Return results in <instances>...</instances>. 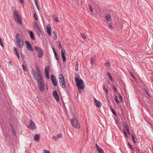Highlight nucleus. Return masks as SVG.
<instances>
[{"label":"nucleus","instance_id":"1","mask_svg":"<svg viewBox=\"0 0 153 153\" xmlns=\"http://www.w3.org/2000/svg\"><path fill=\"white\" fill-rule=\"evenodd\" d=\"M75 81L78 89L79 92L80 93V90H82L85 87L84 82L82 79H80L78 77H76L75 78Z\"/></svg>","mask_w":153,"mask_h":153},{"label":"nucleus","instance_id":"2","mask_svg":"<svg viewBox=\"0 0 153 153\" xmlns=\"http://www.w3.org/2000/svg\"><path fill=\"white\" fill-rule=\"evenodd\" d=\"M13 15L14 19L15 20L17 21L20 25H21L22 21L18 11L16 10H15L13 12Z\"/></svg>","mask_w":153,"mask_h":153},{"label":"nucleus","instance_id":"3","mask_svg":"<svg viewBox=\"0 0 153 153\" xmlns=\"http://www.w3.org/2000/svg\"><path fill=\"white\" fill-rule=\"evenodd\" d=\"M71 124L72 126L76 128L79 129L80 125L78 120L75 118H73L71 120Z\"/></svg>","mask_w":153,"mask_h":153},{"label":"nucleus","instance_id":"4","mask_svg":"<svg viewBox=\"0 0 153 153\" xmlns=\"http://www.w3.org/2000/svg\"><path fill=\"white\" fill-rule=\"evenodd\" d=\"M59 83L62 88H65L66 83L64 78L62 74H59Z\"/></svg>","mask_w":153,"mask_h":153},{"label":"nucleus","instance_id":"5","mask_svg":"<svg viewBox=\"0 0 153 153\" xmlns=\"http://www.w3.org/2000/svg\"><path fill=\"white\" fill-rule=\"evenodd\" d=\"M34 48L36 51L37 52L38 57L39 58H41L43 56L44 53L42 49L39 48L38 47L36 46H35Z\"/></svg>","mask_w":153,"mask_h":153},{"label":"nucleus","instance_id":"6","mask_svg":"<svg viewBox=\"0 0 153 153\" xmlns=\"http://www.w3.org/2000/svg\"><path fill=\"white\" fill-rule=\"evenodd\" d=\"M50 68L49 66H47L45 67L44 68V73L45 74V77L47 80L49 79V70Z\"/></svg>","mask_w":153,"mask_h":153},{"label":"nucleus","instance_id":"7","mask_svg":"<svg viewBox=\"0 0 153 153\" xmlns=\"http://www.w3.org/2000/svg\"><path fill=\"white\" fill-rule=\"evenodd\" d=\"M51 79L53 84L54 86L57 85V81L56 80V77L54 75H51Z\"/></svg>","mask_w":153,"mask_h":153},{"label":"nucleus","instance_id":"8","mask_svg":"<svg viewBox=\"0 0 153 153\" xmlns=\"http://www.w3.org/2000/svg\"><path fill=\"white\" fill-rule=\"evenodd\" d=\"M38 88L40 91L42 92L45 89L44 82H40L38 83Z\"/></svg>","mask_w":153,"mask_h":153},{"label":"nucleus","instance_id":"9","mask_svg":"<svg viewBox=\"0 0 153 153\" xmlns=\"http://www.w3.org/2000/svg\"><path fill=\"white\" fill-rule=\"evenodd\" d=\"M25 42L26 44L27 48L29 50L31 51H33L34 50L33 49L30 43L28 41H25Z\"/></svg>","mask_w":153,"mask_h":153},{"label":"nucleus","instance_id":"10","mask_svg":"<svg viewBox=\"0 0 153 153\" xmlns=\"http://www.w3.org/2000/svg\"><path fill=\"white\" fill-rule=\"evenodd\" d=\"M18 40L16 41V44L18 47L21 48H22L24 45V42L23 40H21V39H18Z\"/></svg>","mask_w":153,"mask_h":153},{"label":"nucleus","instance_id":"11","mask_svg":"<svg viewBox=\"0 0 153 153\" xmlns=\"http://www.w3.org/2000/svg\"><path fill=\"white\" fill-rule=\"evenodd\" d=\"M29 123L30 124L29 126L28 127L29 128L32 129H33L36 128V126L35 125V123L31 120H30Z\"/></svg>","mask_w":153,"mask_h":153},{"label":"nucleus","instance_id":"12","mask_svg":"<svg viewBox=\"0 0 153 153\" xmlns=\"http://www.w3.org/2000/svg\"><path fill=\"white\" fill-rule=\"evenodd\" d=\"M61 55L63 62L66 61V59L65 56L66 52L65 50L64 49H62L61 51Z\"/></svg>","mask_w":153,"mask_h":153},{"label":"nucleus","instance_id":"13","mask_svg":"<svg viewBox=\"0 0 153 153\" xmlns=\"http://www.w3.org/2000/svg\"><path fill=\"white\" fill-rule=\"evenodd\" d=\"M53 95L56 101L58 102L59 101V97L58 94L56 90L54 91L53 92Z\"/></svg>","mask_w":153,"mask_h":153},{"label":"nucleus","instance_id":"14","mask_svg":"<svg viewBox=\"0 0 153 153\" xmlns=\"http://www.w3.org/2000/svg\"><path fill=\"white\" fill-rule=\"evenodd\" d=\"M36 79L37 80L38 83L44 82L42 76L40 73L38 74V76L37 77H36Z\"/></svg>","mask_w":153,"mask_h":153},{"label":"nucleus","instance_id":"15","mask_svg":"<svg viewBox=\"0 0 153 153\" xmlns=\"http://www.w3.org/2000/svg\"><path fill=\"white\" fill-rule=\"evenodd\" d=\"M94 99L96 106L98 108L100 107L101 105V102L97 100L95 98H94Z\"/></svg>","mask_w":153,"mask_h":153},{"label":"nucleus","instance_id":"16","mask_svg":"<svg viewBox=\"0 0 153 153\" xmlns=\"http://www.w3.org/2000/svg\"><path fill=\"white\" fill-rule=\"evenodd\" d=\"M95 147L98 151V153H104L102 149L97 144H96Z\"/></svg>","mask_w":153,"mask_h":153},{"label":"nucleus","instance_id":"17","mask_svg":"<svg viewBox=\"0 0 153 153\" xmlns=\"http://www.w3.org/2000/svg\"><path fill=\"white\" fill-rule=\"evenodd\" d=\"M62 137V134L61 133L60 134H58L56 136H53L52 137V139L55 140H57L59 138H61Z\"/></svg>","mask_w":153,"mask_h":153},{"label":"nucleus","instance_id":"18","mask_svg":"<svg viewBox=\"0 0 153 153\" xmlns=\"http://www.w3.org/2000/svg\"><path fill=\"white\" fill-rule=\"evenodd\" d=\"M47 32L49 36L51 35V28L50 25L48 24L47 25Z\"/></svg>","mask_w":153,"mask_h":153},{"label":"nucleus","instance_id":"19","mask_svg":"<svg viewBox=\"0 0 153 153\" xmlns=\"http://www.w3.org/2000/svg\"><path fill=\"white\" fill-rule=\"evenodd\" d=\"M40 137L39 134H35L34 137V140L35 141L39 142L40 140Z\"/></svg>","mask_w":153,"mask_h":153},{"label":"nucleus","instance_id":"20","mask_svg":"<svg viewBox=\"0 0 153 153\" xmlns=\"http://www.w3.org/2000/svg\"><path fill=\"white\" fill-rule=\"evenodd\" d=\"M34 29L36 30L37 34L39 36H40V33L42 34V31L41 30L39 26L38 27L35 28Z\"/></svg>","mask_w":153,"mask_h":153},{"label":"nucleus","instance_id":"21","mask_svg":"<svg viewBox=\"0 0 153 153\" xmlns=\"http://www.w3.org/2000/svg\"><path fill=\"white\" fill-rule=\"evenodd\" d=\"M29 33L30 36V38L31 39L34 40L35 39L34 36L33 34V32L32 31H30Z\"/></svg>","mask_w":153,"mask_h":153},{"label":"nucleus","instance_id":"22","mask_svg":"<svg viewBox=\"0 0 153 153\" xmlns=\"http://www.w3.org/2000/svg\"><path fill=\"white\" fill-rule=\"evenodd\" d=\"M32 74H33V76L34 78L35 79H36V74H38V73H36L35 72V70L33 68H32Z\"/></svg>","mask_w":153,"mask_h":153},{"label":"nucleus","instance_id":"23","mask_svg":"<svg viewBox=\"0 0 153 153\" xmlns=\"http://www.w3.org/2000/svg\"><path fill=\"white\" fill-rule=\"evenodd\" d=\"M53 38L55 40H56L57 38V33L55 31H53L52 32Z\"/></svg>","mask_w":153,"mask_h":153},{"label":"nucleus","instance_id":"24","mask_svg":"<svg viewBox=\"0 0 153 153\" xmlns=\"http://www.w3.org/2000/svg\"><path fill=\"white\" fill-rule=\"evenodd\" d=\"M35 70L39 74L40 73V70L37 64L35 65Z\"/></svg>","mask_w":153,"mask_h":153},{"label":"nucleus","instance_id":"25","mask_svg":"<svg viewBox=\"0 0 153 153\" xmlns=\"http://www.w3.org/2000/svg\"><path fill=\"white\" fill-rule=\"evenodd\" d=\"M11 129L12 130V131L13 132V134L14 135H16V132L15 131L14 127V126H13V125H11Z\"/></svg>","mask_w":153,"mask_h":153},{"label":"nucleus","instance_id":"26","mask_svg":"<svg viewBox=\"0 0 153 153\" xmlns=\"http://www.w3.org/2000/svg\"><path fill=\"white\" fill-rule=\"evenodd\" d=\"M52 17L53 18L54 20L56 22H58L59 21L57 17H56L55 15H53L52 16Z\"/></svg>","mask_w":153,"mask_h":153},{"label":"nucleus","instance_id":"27","mask_svg":"<svg viewBox=\"0 0 153 153\" xmlns=\"http://www.w3.org/2000/svg\"><path fill=\"white\" fill-rule=\"evenodd\" d=\"M33 26L35 28L38 27L39 26L38 25L36 22H34L33 24Z\"/></svg>","mask_w":153,"mask_h":153},{"label":"nucleus","instance_id":"28","mask_svg":"<svg viewBox=\"0 0 153 153\" xmlns=\"http://www.w3.org/2000/svg\"><path fill=\"white\" fill-rule=\"evenodd\" d=\"M114 100H115V101L117 103H120V101H119L118 100V99H117V96L116 95H114Z\"/></svg>","mask_w":153,"mask_h":153},{"label":"nucleus","instance_id":"29","mask_svg":"<svg viewBox=\"0 0 153 153\" xmlns=\"http://www.w3.org/2000/svg\"><path fill=\"white\" fill-rule=\"evenodd\" d=\"M54 56L55 58H56V60L58 61V62H59V57H58L57 54V53H55Z\"/></svg>","mask_w":153,"mask_h":153},{"label":"nucleus","instance_id":"30","mask_svg":"<svg viewBox=\"0 0 153 153\" xmlns=\"http://www.w3.org/2000/svg\"><path fill=\"white\" fill-rule=\"evenodd\" d=\"M34 17L36 21H37L38 20V18L37 16L35 11L34 12Z\"/></svg>","mask_w":153,"mask_h":153},{"label":"nucleus","instance_id":"31","mask_svg":"<svg viewBox=\"0 0 153 153\" xmlns=\"http://www.w3.org/2000/svg\"><path fill=\"white\" fill-rule=\"evenodd\" d=\"M110 108H111V112L113 113V114L114 115H115V116H117V114L114 111V110L113 109V108H112L111 106Z\"/></svg>","mask_w":153,"mask_h":153},{"label":"nucleus","instance_id":"32","mask_svg":"<svg viewBox=\"0 0 153 153\" xmlns=\"http://www.w3.org/2000/svg\"><path fill=\"white\" fill-rule=\"evenodd\" d=\"M107 75L108 76V77L109 78L110 80L111 81H112L113 79L112 76L111 75V74L109 72H108L107 73Z\"/></svg>","mask_w":153,"mask_h":153},{"label":"nucleus","instance_id":"33","mask_svg":"<svg viewBox=\"0 0 153 153\" xmlns=\"http://www.w3.org/2000/svg\"><path fill=\"white\" fill-rule=\"evenodd\" d=\"M123 123H124V125L125 126V128L127 130L129 129V127L128 125H127V123L126 122L123 121Z\"/></svg>","mask_w":153,"mask_h":153},{"label":"nucleus","instance_id":"34","mask_svg":"<svg viewBox=\"0 0 153 153\" xmlns=\"http://www.w3.org/2000/svg\"><path fill=\"white\" fill-rule=\"evenodd\" d=\"M111 15L109 14H108L106 16H105V18L107 21H109L110 19L111 18Z\"/></svg>","mask_w":153,"mask_h":153},{"label":"nucleus","instance_id":"35","mask_svg":"<svg viewBox=\"0 0 153 153\" xmlns=\"http://www.w3.org/2000/svg\"><path fill=\"white\" fill-rule=\"evenodd\" d=\"M105 65L107 67H110V63L108 62V61H106V62L105 63Z\"/></svg>","mask_w":153,"mask_h":153},{"label":"nucleus","instance_id":"36","mask_svg":"<svg viewBox=\"0 0 153 153\" xmlns=\"http://www.w3.org/2000/svg\"><path fill=\"white\" fill-rule=\"evenodd\" d=\"M131 137L134 143L135 144L136 143V141L135 140V137L133 134H131Z\"/></svg>","mask_w":153,"mask_h":153},{"label":"nucleus","instance_id":"37","mask_svg":"<svg viewBox=\"0 0 153 153\" xmlns=\"http://www.w3.org/2000/svg\"><path fill=\"white\" fill-rule=\"evenodd\" d=\"M76 63V67L75 68V70L76 71H78V63L77 61L75 62Z\"/></svg>","mask_w":153,"mask_h":153},{"label":"nucleus","instance_id":"38","mask_svg":"<svg viewBox=\"0 0 153 153\" xmlns=\"http://www.w3.org/2000/svg\"><path fill=\"white\" fill-rule=\"evenodd\" d=\"M129 74H130L131 77L132 78L134 79H135V77L134 76V75L133 74L132 72L131 71H130L129 72Z\"/></svg>","mask_w":153,"mask_h":153},{"label":"nucleus","instance_id":"39","mask_svg":"<svg viewBox=\"0 0 153 153\" xmlns=\"http://www.w3.org/2000/svg\"><path fill=\"white\" fill-rule=\"evenodd\" d=\"M22 67L24 71H26L27 70V67H26L24 65H22Z\"/></svg>","mask_w":153,"mask_h":153},{"label":"nucleus","instance_id":"40","mask_svg":"<svg viewBox=\"0 0 153 153\" xmlns=\"http://www.w3.org/2000/svg\"><path fill=\"white\" fill-rule=\"evenodd\" d=\"M19 33H17L16 35V37H15V38H16V41L17 40H18V39H20L19 38Z\"/></svg>","mask_w":153,"mask_h":153},{"label":"nucleus","instance_id":"41","mask_svg":"<svg viewBox=\"0 0 153 153\" xmlns=\"http://www.w3.org/2000/svg\"><path fill=\"white\" fill-rule=\"evenodd\" d=\"M81 35L82 38L84 39H85L86 38V36L85 34L83 33H81Z\"/></svg>","mask_w":153,"mask_h":153},{"label":"nucleus","instance_id":"42","mask_svg":"<svg viewBox=\"0 0 153 153\" xmlns=\"http://www.w3.org/2000/svg\"><path fill=\"white\" fill-rule=\"evenodd\" d=\"M89 10L91 11V12H93V9L92 8V7L90 4H89Z\"/></svg>","mask_w":153,"mask_h":153},{"label":"nucleus","instance_id":"43","mask_svg":"<svg viewBox=\"0 0 153 153\" xmlns=\"http://www.w3.org/2000/svg\"><path fill=\"white\" fill-rule=\"evenodd\" d=\"M14 51L15 52V54L16 55L17 54H19L16 48L15 47H14Z\"/></svg>","mask_w":153,"mask_h":153},{"label":"nucleus","instance_id":"44","mask_svg":"<svg viewBox=\"0 0 153 153\" xmlns=\"http://www.w3.org/2000/svg\"><path fill=\"white\" fill-rule=\"evenodd\" d=\"M127 145L131 149V150H133V149L130 143H127Z\"/></svg>","mask_w":153,"mask_h":153},{"label":"nucleus","instance_id":"45","mask_svg":"<svg viewBox=\"0 0 153 153\" xmlns=\"http://www.w3.org/2000/svg\"><path fill=\"white\" fill-rule=\"evenodd\" d=\"M95 61L94 58H91V64L92 65L93 64V63L95 62Z\"/></svg>","mask_w":153,"mask_h":153},{"label":"nucleus","instance_id":"46","mask_svg":"<svg viewBox=\"0 0 153 153\" xmlns=\"http://www.w3.org/2000/svg\"><path fill=\"white\" fill-rule=\"evenodd\" d=\"M119 97L120 99L121 102H123V98H122V96L120 95V94H119Z\"/></svg>","mask_w":153,"mask_h":153},{"label":"nucleus","instance_id":"47","mask_svg":"<svg viewBox=\"0 0 153 153\" xmlns=\"http://www.w3.org/2000/svg\"><path fill=\"white\" fill-rule=\"evenodd\" d=\"M59 44L58 45V48L59 49H60V48H62V46L60 44V42H59Z\"/></svg>","mask_w":153,"mask_h":153},{"label":"nucleus","instance_id":"48","mask_svg":"<svg viewBox=\"0 0 153 153\" xmlns=\"http://www.w3.org/2000/svg\"><path fill=\"white\" fill-rule=\"evenodd\" d=\"M145 93L146 94V95L149 97V98L151 97V96L149 95V94L148 92V91H147Z\"/></svg>","mask_w":153,"mask_h":153},{"label":"nucleus","instance_id":"49","mask_svg":"<svg viewBox=\"0 0 153 153\" xmlns=\"http://www.w3.org/2000/svg\"><path fill=\"white\" fill-rule=\"evenodd\" d=\"M43 151L44 152L43 153H50V152L48 150H46L45 149L43 150Z\"/></svg>","mask_w":153,"mask_h":153},{"label":"nucleus","instance_id":"50","mask_svg":"<svg viewBox=\"0 0 153 153\" xmlns=\"http://www.w3.org/2000/svg\"><path fill=\"white\" fill-rule=\"evenodd\" d=\"M21 55L22 59L24 60V59L25 58L24 55L22 53H21Z\"/></svg>","mask_w":153,"mask_h":153},{"label":"nucleus","instance_id":"51","mask_svg":"<svg viewBox=\"0 0 153 153\" xmlns=\"http://www.w3.org/2000/svg\"><path fill=\"white\" fill-rule=\"evenodd\" d=\"M109 27L111 29H112L113 28L112 25L111 23H109Z\"/></svg>","mask_w":153,"mask_h":153},{"label":"nucleus","instance_id":"52","mask_svg":"<svg viewBox=\"0 0 153 153\" xmlns=\"http://www.w3.org/2000/svg\"><path fill=\"white\" fill-rule=\"evenodd\" d=\"M112 87L114 89V91L115 92H116L117 91V90L116 89V88L115 87V86L114 85H113V86H112Z\"/></svg>","mask_w":153,"mask_h":153},{"label":"nucleus","instance_id":"53","mask_svg":"<svg viewBox=\"0 0 153 153\" xmlns=\"http://www.w3.org/2000/svg\"><path fill=\"white\" fill-rule=\"evenodd\" d=\"M123 132L126 137H127V135L126 132L125 131H123Z\"/></svg>","mask_w":153,"mask_h":153},{"label":"nucleus","instance_id":"54","mask_svg":"<svg viewBox=\"0 0 153 153\" xmlns=\"http://www.w3.org/2000/svg\"><path fill=\"white\" fill-rule=\"evenodd\" d=\"M21 4H23L24 3V0H19Z\"/></svg>","mask_w":153,"mask_h":153},{"label":"nucleus","instance_id":"55","mask_svg":"<svg viewBox=\"0 0 153 153\" xmlns=\"http://www.w3.org/2000/svg\"><path fill=\"white\" fill-rule=\"evenodd\" d=\"M36 4V7H37V10L39 11L40 10H39V7H38V6L37 3L36 4Z\"/></svg>","mask_w":153,"mask_h":153},{"label":"nucleus","instance_id":"56","mask_svg":"<svg viewBox=\"0 0 153 153\" xmlns=\"http://www.w3.org/2000/svg\"><path fill=\"white\" fill-rule=\"evenodd\" d=\"M143 91H144L145 92H146V91H148V90L147 89V88H143Z\"/></svg>","mask_w":153,"mask_h":153},{"label":"nucleus","instance_id":"57","mask_svg":"<svg viewBox=\"0 0 153 153\" xmlns=\"http://www.w3.org/2000/svg\"><path fill=\"white\" fill-rule=\"evenodd\" d=\"M52 49H53V53H54V54H55V53H56V51H55V49H54V48H52Z\"/></svg>","mask_w":153,"mask_h":153},{"label":"nucleus","instance_id":"58","mask_svg":"<svg viewBox=\"0 0 153 153\" xmlns=\"http://www.w3.org/2000/svg\"><path fill=\"white\" fill-rule=\"evenodd\" d=\"M105 91L106 92V94H108V89H105Z\"/></svg>","mask_w":153,"mask_h":153},{"label":"nucleus","instance_id":"59","mask_svg":"<svg viewBox=\"0 0 153 153\" xmlns=\"http://www.w3.org/2000/svg\"><path fill=\"white\" fill-rule=\"evenodd\" d=\"M103 89L104 90H105V89H106V88H105V84H104L103 85Z\"/></svg>","mask_w":153,"mask_h":153},{"label":"nucleus","instance_id":"60","mask_svg":"<svg viewBox=\"0 0 153 153\" xmlns=\"http://www.w3.org/2000/svg\"><path fill=\"white\" fill-rule=\"evenodd\" d=\"M127 130V132L128 133V134L129 135H130V133L129 132V129H128L127 130Z\"/></svg>","mask_w":153,"mask_h":153},{"label":"nucleus","instance_id":"61","mask_svg":"<svg viewBox=\"0 0 153 153\" xmlns=\"http://www.w3.org/2000/svg\"><path fill=\"white\" fill-rule=\"evenodd\" d=\"M16 56H17V58H18V59H19V54H17L16 55Z\"/></svg>","mask_w":153,"mask_h":153},{"label":"nucleus","instance_id":"62","mask_svg":"<svg viewBox=\"0 0 153 153\" xmlns=\"http://www.w3.org/2000/svg\"><path fill=\"white\" fill-rule=\"evenodd\" d=\"M8 63L9 64H10V65H12V63H11V62L10 61Z\"/></svg>","mask_w":153,"mask_h":153},{"label":"nucleus","instance_id":"63","mask_svg":"<svg viewBox=\"0 0 153 153\" xmlns=\"http://www.w3.org/2000/svg\"><path fill=\"white\" fill-rule=\"evenodd\" d=\"M37 0H34V1H35V4H37Z\"/></svg>","mask_w":153,"mask_h":153},{"label":"nucleus","instance_id":"64","mask_svg":"<svg viewBox=\"0 0 153 153\" xmlns=\"http://www.w3.org/2000/svg\"><path fill=\"white\" fill-rule=\"evenodd\" d=\"M151 80L152 82H153V78H152L151 79Z\"/></svg>","mask_w":153,"mask_h":153}]
</instances>
